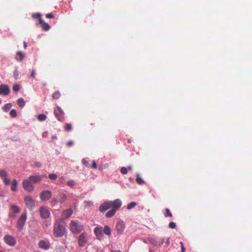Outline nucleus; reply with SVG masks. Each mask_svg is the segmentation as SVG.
Returning <instances> with one entry per match:
<instances>
[{
	"label": "nucleus",
	"mask_w": 252,
	"mask_h": 252,
	"mask_svg": "<svg viewBox=\"0 0 252 252\" xmlns=\"http://www.w3.org/2000/svg\"><path fill=\"white\" fill-rule=\"evenodd\" d=\"M53 231L56 237H62L67 234V230L65 226L64 225L62 220H59L56 221Z\"/></svg>",
	"instance_id": "1"
},
{
	"label": "nucleus",
	"mask_w": 252,
	"mask_h": 252,
	"mask_svg": "<svg viewBox=\"0 0 252 252\" xmlns=\"http://www.w3.org/2000/svg\"><path fill=\"white\" fill-rule=\"evenodd\" d=\"M84 229V225L78 220H72L69 223V229L74 234H78Z\"/></svg>",
	"instance_id": "2"
},
{
	"label": "nucleus",
	"mask_w": 252,
	"mask_h": 252,
	"mask_svg": "<svg viewBox=\"0 0 252 252\" xmlns=\"http://www.w3.org/2000/svg\"><path fill=\"white\" fill-rule=\"evenodd\" d=\"M117 202L118 204H122L121 200L120 199H116L113 201H107L104 202L99 207V211L100 212H104L110 208H112L114 206H115V202Z\"/></svg>",
	"instance_id": "3"
},
{
	"label": "nucleus",
	"mask_w": 252,
	"mask_h": 252,
	"mask_svg": "<svg viewBox=\"0 0 252 252\" xmlns=\"http://www.w3.org/2000/svg\"><path fill=\"white\" fill-rule=\"evenodd\" d=\"M24 201L26 207L29 209L32 210L34 208L35 206V201L31 196H26Z\"/></svg>",
	"instance_id": "4"
},
{
	"label": "nucleus",
	"mask_w": 252,
	"mask_h": 252,
	"mask_svg": "<svg viewBox=\"0 0 252 252\" xmlns=\"http://www.w3.org/2000/svg\"><path fill=\"white\" fill-rule=\"evenodd\" d=\"M22 186L24 189L28 192H32L34 189V186L28 179L23 181Z\"/></svg>",
	"instance_id": "5"
},
{
	"label": "nucleus",
	"mask_w": 252,
	"mask_h": 252,
	"mask_svg": "<svg viewBox=\"0 0 252 252\" xmlns=\"http://www.w3.org/2000/svg\"><path fill=\"white\" fill-rule=\"evenodd\" d=\"M27 213H24L18 219L17 222V227L19 230H22L23 229L27 219Z\"/></svg>",
	"instance_id": "6"
},
{
	"label": "nucleus",
	"mask_w": 252,
	"mask_h": 252,
	"mask_svg": "<svg viewBox=\"0 0 252 252\" xmlns=\"http://www.w3.org/2000/svg\"><path fill=\"white\" fill-rule=\"evenodd\" d=\"M54 114L56 118L60 121H62L64 119V112L59 106H57L54 109Z\"/></svg>",
	"instance_id": "7"
},
{
	"label": "nucleus",
	"mask_w": 252,
	"mask_h": 252,
	"mask_svg": "<svg viewBox=\"0 0 252 252\" xmlns=\"http://www.w3.org/2000/svg\"><path fill=\"white\" fill-rule=\"evenodd\" d=\"M4 242L10 246H14L16 241L14 237L10 235H6L3 237Z\"/></svg>",
	"instance_id": "8"
},
{
	"label": "nucleus",
	"mask_w": 252,
	"mask_h": 252,
	"mask_svg": "<svg viewBox=\"0 0 252 252\" xmlns=\"http://www.w3.org/2000/svg\"><path fill=\"white\" fill-rule=\"evenodd\" d=\"M52 196V192L48 190H44L40 193L39 197L41 201H46L48 200Z\"/></svg>",
	"instance_id": "9"
},
{
	"label": "nucleus",
	"mask_w": 252,
	"mask_h": 252,
	"mask_svg": "<svg viewBox=\"0 0 252 252\" xmlns=\"http://www.w3.org/2000/svg\"><path fill=\"white\" fill-rule=\"evenodd\" d=\"M115 206H114L111 210L108 211L105 216L107 218H111L113 217L116 213V212L121 207L122 204H118L117 202H115Z\"/></svg>",
	"instance_id": "10"
},
{
	"label": "nucleus",
	"mask_w": 252,
	"mask_h": 252,
	"mask_svg": "<svg viewBox=\"0 0 252 252\" xmlns=\"http://www.w3.org/2000/svg\"><path fill=\"white\" fill-rule=\"evenodd\" d=\"M40 215L43 219H47L50 217V212L45 207H41L39 209Z\"/></svg>",
	"instance_id": "11"
},
{
	"label": "nucleus",
	"mask_w": 252,
	"mask_h": 252,
	"mask_svg": "<svg viewBox=\"0 0 252 252\" xmlns=\"http://www.w3.org/2000/svg\"><path fill=\"white\" fill-rule=\"evenodd\" d=\"M88 241L86 233H82L78 237V244L80 247H83Z\"/></svg>",
	"instance_id": "12"
},
{
	"label": "nucleus",
	"mask_w": 252,
	"mask_h": 252,
	"mask_svg": "<svg viewBox=\"0 0 252 252\" xmlns=\"http://www.w3.org/2000/svg\"><path fill=\"white\" fill-rule=\"evenodd\" d=\"M20 208L14 204H12L10 207V212L9 213V216L10 217H15L14 214H18L20 212Z\"/></svg>",
	"instance_id": "13"
},
{
	"label": "nucleus",
	"mask_w": 252,
	"mask_h": 252,
	"mask_svg": "<svg viewBox=\"0 0 252 252\" xmlns=\"http://www.w3.org/2000/svg\"><path fill=\"white\" fill-rule=\"evenodd\" d=\"M125 228V225L123 221L120 220L118 221L116 228L118 233L122 234Z\"/></svg>",
	"instance_id": "14"
},
{
	"label": "nucleus",
	"mask_w": 252,
	"mask_h": 252,
	"mask_svg": "<svg viewBox=\"0 0 252 252\" xmlns=\"http://www.w3.org/2000/svg\"><path fill=\"white\" fill-rule=\"evenodd\" d=\"M10 93V89L8 86L5 84L0 85V94L4 95H8Z\"/></svg>",
	"instance_id": "15"
},
{
	"label": "nucleus",
	"mask_w": 252,
	"mask_h": 252,
	"mask_svg": "<svg viewBox=\"0 0 252 252\" xmlns=\"http://www.w3.org/2000/svg\"><path fill=\"white\" fill-rule=\"evenodd\" d=\"M42 176L39 175H30L28 179L32 184L38 183L41 182L42 180Z\"/></svg>",
	"instance_id": "16"
},
{
	"label": "nucleus",
	"mask_w": 252,
	"mask_h": 252,
	"mask_svg": "<svg viewBox=\"0 0 252 252\" xmlns=\"http://www.w3.org/2000/svg\"><path fill=\"white\" fill-rule=\"evenodd\" d=\"M38 246L43 250H47L49 249L50 243L43 240H40L38 242Z\"/></svg>",
	"instance_id": "17"
},
{
	"label": "nucleus",
	"mask_w": 252,
	"mask_h": 252,
	"mask_svg": "<svg viewBox=\"0 0 252 252\" xmlns=\"http://www.w3.org/2000/svg\"><path fill=\"white\" fill-rule=\"evenodd\" d=\"M73 213V210L71 208L67 209L62 213V217L64 219L69 217Z\"/></svg>",
	"instance_id": "18"
},
{
	"label": "nucleus",
	"mask_w": 252,
	"mask_h": 252,
	"mask_svg": "<svg viewBox=\"0 0 252 252\" xmlns=\"http://www.w3.org/2000/svg\"><path fill=\"white\" fill-rule=\"evenodd\" d=\"M94 233L97 237L102 236V227L100 226H97L94 229Z\"/></svg>",
	"instance_id": "19"
},
{
	"label": "nucleus",
	"mask_w": 252,
	"mask_h": 252,
	"mask_svg": "<svg viewBox=\"0 0 252 252\" xmlns=\"http://www.w3.org/2000/svg\"><path fill=\"white\" fill-rule=\"evenodd\" d=\"M39 23L42 24V28L45 31H48L51 28L50 26L48 24L44 22L42 18H40V22H39Z\"/></svg>",
	"instance_id": "20"
},
{
	"label": "nucleus",
	"mask_w": 252,
	"mask_h": 252,
	"mask_svg": "<svg viewBox=\"0 0 252 252\" xmlns=\"http://www.w3.org/2000/svg\"><path fill=\"white\" fill-rule=\"evenodd\" d=\"M58 196L59 197V202L60 203H64L67 199V196L63 193H59Z\"/></svg>",
	"instance_id": "21"
},
{
	"label": "nucleus",
	"mask_w": 252,
	"mask_h": 252,
	"mask_svg": "<svg viewBox=\"0 0 252 252\" xmlns=\"http://www.w3.org/2000/svg\"><path fill=\"white\" fill-rule=\"evenodd\" d=\"M11 189L13 191H16L17 189L18 185V182L17 180L16 179L13 180L11 183Z\"/></svg>",
	"instance_id": "22"
},
{
	"label": "nucleus",
	"mask_w": 252,
	"mask_h": 252,
	"mask_svg": "<svg viewBox=\"0 0 252 252\" xmlns=\"http://www.w3.org/2000/svg\"><path fill=\"white\" fill-rule=\"evenodd\" d=\"M18 105L21 108L25 106V102L23 98H19L17 101Z\"/></svg>",
	"instance_id": "23"
},
{
	"label": "nucleus",
	"mask_w": 252,
	"mask_h": 252,
	"mask_svg": "<svg viewBox=\"0 0 252 252\" xmlns=\"http://www.w3.org/2000/svg\"><path fill=\"white\" fill-rule=\"evenodd\" d=\"M103 231L104 233L107 235H110L111 234V228L108 225H105Z\"/></svg>",
	"instance_id": "24"
},
{
	"label": "nucleus",
	"mask_w": 252,
	"mask_h": 252,
	"mask_svg": "<svg viewBox=\"0 0 252 252\" xmlns=\"http://www.w3.org/2000/svg\"><path fill=\"white\" fill-rule=\"evenodd\" d=\"M7 175H8V173L5 170H4L3 169H0V178L4 179V178L7 177Z\"/></svg>",
	"instance_id": "25"
},
{
	"label": "nucleus",
	"mask_w": 252,
	"mask_h": 252,
	"mask_svg": "<svg viewBox=\"0 0 252 252\" xmlns=\"http://www.w3.org/2000/svg\"><path fill=\"white\" fill-rule=\"evenodd\" d=\"M12 104L10 103H8L4 105V106L2 107V109L4 112H8V110L11 108L12 107Z\"/></svg>",
	"instance_id": "26"
},
{
	"label": "nucleus",
	"mask_w": 252,
	"mask_h": 252,
	"mask_svg": "<svg viewBox=\"0 0 252 252\" xmlns=\"http://www.w3.org/2000/svg\"><path fill=\"white\" fill-rule=\"evenodd\" d=\"M47 119V116L43 114H39L37 115V119L39 121H44Z\"/></svg>",
	"instance_id": "27"
},
{
	"label": "nucleus",
	"mask_w": 252,
	"mask_h": 252,
	"mask_svg": "<svg viewBox=\"0 0 252 252\" xmlns=\"http://www.w3.org/2000/svg\"><path fill=\"white\" fill-rule=\"evenodd\" d=\"M17 57L16 58L17 60L19 61H22L24 59V55L21 52H18L17 53Z\"/></svg>",
	"instance_id": "28"
},
{
	"label": "nucleus",
	"mask_w": 252,
	"mask_h": 252,
	"mask_svg": "<svg viewBox=\"0 0 252 252\" xmlns=\"http://www.w3.org/2000/svg\"><path fill=\"white\" fill-rule=\"evenodd\" d=\"M136 205V203L135 202H131L127 205L126 208L128 210H130L135 207Z\"/></svg>",
	"instance_id": "29"
},
{
	"label": "nucleus",
	"mask_w": 252,
	"mask_h": 252,
	"mask_svg": "<svg viewBox=\"0 0 252 252\" xmlns=\"http://www.w3.org/2000/svg\"><path fill=\"white\" fill-rule=\"evenodd\" d=\"M10 115L12 118H16L17 116L16 110L14 109H12L10 112Z\"/></svg>",
	"instance_id": "30"
},
{
	"label": "nucleus",
	"mask_w": 252,
	"mask_h": 252,
	"mask_svg": "<svg viewBox=\"0 0 252 252\" xmlns=\"http://www.w3.org/2000/svg\"><path fill=\"white\" fill-rule=\"evenodd\" d=\"M58 202H59V201H58L57 198L54 197L51 200L50 203H51V205L53 206H55Z\"/></svg>",
	"instance_id": "31"
},
{
	"label": "nucleus",
	"mask_w": 252,
	"mask_h": 252,
	"mask_svg": "<svg viewBox=\"0 0 252 252\" xmlns=\"http://www.w3.org/2000/svg\"><path fill=\"white\" fill-rule=\"evenodd\" d=\"M136 181L137 182V183L140 185H142L144 183V181L143 180L139 177V175H137V178L136 179Z\"/></svg>",
	"instance_id": "32"
},
{
	"label": "nucleus",
	"mask_w": 252,
	"mask_h": 252,
	"mask_svg": "<svg viewBox=\"0 0 252 252\" xmlns=\"http://www.w3.org/2000/svg\"><path fill=\"white\" fill-rule=\"evenodd\" d=\"M164 216L165 217H167L168 216L171 217L172 216V214L171 213L169 209H165V213H164Z\"/></svg>",
	"instance_id": "33"
},
{
	"label": "nucleus",
	"mask_w": 252,
	"mask_h": 252,
	"mask_svg": "<svg viewBox=\"0 0 252 252\" xmlns=\"http://www.w3.org/2000/svg\"><path fill=\"white\" fill-rule=\"evenodd\" d=\"M149 241L154 246H157L158 245V242L154 238H150Z\"/></svg>",
	"instance_id": "34"
},
{
	"label": "nucleus",
	"mask_w": 252,
	"mask_h": 252,
	"mask_svg": "<svg viewBox=\"0 0 252 252\" xmlns=\"http://www.w3.org/2000/svg\"><path fill=\"white\" fill-rule=\"evenodd\" d=\"M66 184L67 186L71 188H73L75 186V182L74 181L71 180L67 182Z\"/></svg>",
	"instance_id": "35"
},
{
	"label": "nucleus",
	"mask_w": 252,
	"mask_h": 252,
	"mask_svg": "<svg viewBox=\"0 0 252 252\" xmlns=\"http://www.w3.org/2000/svg\"><path fill=\"white\" fill-rule=\"evenodd\" d=\"M48 177L52 180H56L57 179V175L55 173L50 174Z\"/></svg>",
	"instance_id": "36"
},
{
	"label": "nucleus",
	"mask_w": 252,
	"mask_h": 252,
	"mask_svg": "<svg viewBox=\"0 0 252 252\" xmlns=\"http://www.w3.org/2000/svg\"><path fill=\"white\" fill-rule=\"evenodd\" d=\"M20 89V85L18 84H15L13 86V90L15 92H18Z\"/></svg>",
	"instance_id": "37"
},
{
	"label": "nucleus",
	"mask_w": 252,
	"mask_h": 252,
	"mask_svg": "<svg viewBox=\"0 0 252 252\" xmlns=\"http://www.w3.org/2000/svg\"><path fill=\"white\" fill-rule=\"evenodd\" d=\"M61 96V94L59 92H56L54 93L53 94V98L54 99H58Z\"/></svg>",
	"instance_id": "38"
},
{
	"label": "nucleus",
	"mask_w": 252,
	"mask_h": 252,
	"mask_svg": "<svg viewBox=\"0 0 252 252\" xmlns=\"http://www.w3.org/2000/svg\"><path fill=\"white\" fill-rule=\"evenodd\" d=\"M121 172L122 174H126L127 173V168L125 167H122L121 168Z\"/></svg>",
	"instance_id": "39"
},
{
	"label": "nucleus",
	"mask_w": 252,
	"mask_h": 252,
	"mask_svg": "<svg viewBox=\"0 0 252 252\" xmlns=\"http://www.w3.org/2000/svg\"><path fill=\"white\" fill-rule=\"evenodd\" d=\"M65 129L66 131H70L72 129V126L70 124H66L65 125Z\"/></svg>",
	"instance_id": "40"
},
{
	"label": "nucleus",
	"mask_w": 252,
	"mask_h": 252,
	"mask_svg": "<svg viewBox=\"0 0 252 252\" xmlns=\"http://www.w3.org/2000/svg\"><path fill=\"white\" fill-rule=\"evenodd\" d=\"M169 227L170 228L174 229V228H176V224L174 222L171 221V222H169Z\"/></svg>",
	"instance_id": "41"
},
{
	"label": "nucleus",
	"mask_w": 252,
	"mask_h": 252,
	"mask_svg": "<svg viewBox=\"0 0 252 252\" xmlns=\"http://www.w3.org/2000/svg\"><path fill=\"white\" fill-rule=\"evenodd\" d=\"M32 17L34 18H38L39 19V22H40V18H41V14L40 13H34L32 14Z\"/></svg>",
	"instance_id": "42"
},
{
	"label": "nucleus",
	"mask_w": 252,
	"mask_h": 252,
	"mask_svg": "<svg viewBox=\"0 0 252 252\" xmlns=\"http://www.w3.org/2000/svg\"><path fill=\"white\" fill-rule=\"evenodd\" d=\"M3 179V182L4 184L6 186H8L10 184V181L7 178V177Z\"/></svg>",
	"instance_id": "43"
},
{
	"label": "nucleus",
	"mask_w": 252,
	"mask_h": 252,
	"mask_svg": "<svg viewBox=\"0 0 252 252\" xmlns=\"http://www.w3.org/2000/svg\"><path fill=\"white\" fill-rule=\"evenodd\" d=\"M41 165V163L39 161H35L34 163V166L36 167L39 168Z\"/></svg>",
	"instance_id": "44"
},
{
	"label": "nucleus",
	"mask_w": 252,
	"mask_h": 252,
	"mask_svg": "<svg viewBox=\"0 0 252 252\" xmlns=\"http://www.w3.org/2000/svg\"><path fill=\"white\" fill-rule=\"evenodd\" d=\"M59 180L61 182V183H64L65 182V177L63 176H61V177H60Z\"/></svg>",
	"instance_id": "45"
},
{
	"label": "nucleus",
	"mask_w": 252,
	"mask_h": 252,
	"mask_svg": "<svg viewBox=\"0 0 252 252\" xmlns=\"http://www.w3.org/2000/svg\"><path fill=\"white\" fill-rule=\"evenodd\" d=\"M181 247V251L182 252H185V248L184 247V244L182 242H180V243Z\"/></svg>",
	"instance_id": "46"
},
{
	"label": "nucleus",
	"mask_w": 252,
	"mask_h": 252,
	"mask_svg": "<svg viewBox=\"0 0 252 252\" xmlns=\"http://www.w3.org/2000/svg\"><path fill=\"white\" fill-rule=\"evenodd\" d=\"M84 203L85 204L86 206H90L93 205V202L92 201H85L84 202Z\"/></svg>",
	"instance_id": "47"
},
{
	"label": "nucleus",
	"mask_w": 252,
	"mask_h": 252,
	"mask_svg": "<svg viewBox=\"0 0 252 252\" xmlns=\"http://www.w3.org/2000/svg\"><path fill=\"white\" fill-rule=\"evenodd\" d=\"M46 17L47 18H52L54 17V15L52 13H48L46 15Z\"/></svg>",
	"instance_id": "48"
},
{
	"label": "nucleus",
	"mask_w": 252,
	"mask_h": 252,
	"mask_svg": "<svg viewBox=\"0 0 252 252\" xmlns=\"http://www.w3.org/2000/svg\"><path fill=\"white\" fill-rule=\"evenodd\" d=\"M13 75L14 76V77L16 79L17 78V77L18 76V72L17 70H15L13 72Z\"/></svg>",
	"instance_id": "49"
},
{
	"label": "nucleus",
	"mask_w": 252,
	"mask_h": 252,
	"mask_svg": "<svg viewBox=\"0 0 252 252\" xmlns=\"http://www.w3.org/2000/svg\"><path fill=\"white\" fill-rule=\"evenodd\" d=\"M74 143L72 141H69L67 143V145L69 147H70L71 146H72L73 145Z\"/></svg>",
	"instance_id": "50"
},
{
	"label": "nucleus",
	"mask_w": 252,
	"mask_h": 252,
	"mask_svg": "<svg viewBox=\"0 0 252 252\" xmlns=\"http://www.w3.org/2000/svg\"><path fill=\"white\" fill-rule=\"evenodd\" d=\"M31 77H32V78H34L35 77V70H32V72H31Z\"/></svg>",
	"instance_id": "51"
},
{
	"label": "nucleus",
	"mask_w": 252,
	"mask_h": 252,
	"mask_svg": "<svg viewBox=\"0 0 252 252\" xmlns=\"http://www.w3.org/2000/svg\"><path fill=\"white\" fill-rule=\"evenodd\" d=\"M92 167L94 169H96L97 168V164L95 161H93L92 164Z\"/></svg>",
	"instance_id": "52"
},
{
	"label": "nucleus",
	"mask_w": 252,
	"mask_h": 252,
	"mask_svg": "<svg viewBox=\"0 0 252 252\" xmlns=\"http://www.w3.org/2000/svg\"><path fill=\"white\" fill-rule=\"evenodd\" d=\"M82 162L85 165H87L88 164V162L85 159H82Z\"/></svg>",
	"instance_id": "53"
},
{
	"label": "nucleus",
	"mask_w": 252,
	"mask_h": 252,
	"mask_svg": "<svg viewBox=\"0 0 252 252\" xmlns=\"http://www.w3.org/2000/svg\"><path fill=\"white\" fill-rule=\"evenodd\" d=\"M23 44H24V49H26L27 47V45L26 42L25 41H24Z\"/></svg>",
	"instance_id": "54"
},
{
	"label": "nucleus",
	"mask_w": 252,
	"mask_h": 252,
	"mask_svg": "<svg viewBox=\"0 0 252 252\" xmlns=\"http://www.w3.org/2000/svg\"><path fill=\"white\" fill-rule=\"evenodd\" d=\"M164 242V238H162L161 240V243L160 244V245H162Z\"/></svg>",
	"instance_id": "55"
},
{
	"label": "nucleus",
	"mask_w": 252,
	"mask_h": 252,
	"mask_svg": "<svg viewBox=\"0 0 252 252\" xmlns=\"http://www.w3.org/2000/svg\"><path fill=\"white\" fill-rule=\"evenodd\" d=\"M111 252H121L120 250H112Z\"/></svg>",
	"instance_id": "56"
},
{
	"label": "nucleus",
	"mask_w": 252,
	"mask_h": 252,
	"mask_svg": "<svg viewBox=\"0 0 252 252\" xmlns=\"http://www.w3.org/2000/svg\"><path fill=\"white\" fill-rule=\"evenodd\" d=\"M129 181H130L131 183H133L134 182L133 179L131 177L129 178Z\"/></svg>",
	"instance_id": "57"
},
{
	"label": "nucleus",
	"mask_w": 252,
	"mask_h": 252,
	"mask_svg": "<svg viewBox=\"0 0 252 252\" xmlns=\"http://www.w3.org/2000/svg\"><path fill=\"white\" fill-rule=\"evenodd\" d=\"M57 139V137L56 136H55V135L52 136V139L53 140H55V139Z\"/></svg>",
	"instance_id": "58"
},
{
	"label": "nucleus",
	"mask_w": 252,
	"mask_h": 252,
	"mask_svg": "<svg viewBox=\"0 0 252 252\" xmlns=\"http://www.w3.org/2000/svg\"><path fill=\"white\" fill-rule=\"evenodd\" d=\"M128 169L129 170H132V167H130V166H129V167H128L127 170H128Z\"/></svg>",
	"instance_id": "59"
},
{
	"label": "nucleus",
	"mask_w": 252,
	"mask_h": 252,
	"mask_svg": "<svg viewBox=\"0 0 252 252\" xmlns=\"http://www.w3.org/2000/svg\"><path fill=\"white\" fill-rule=\"evenodd\" d=\"M167 244H169V238L167 239Z\"/></svg>",
	"instance_id": "60"
},
{
	"label": "nucleus",
	"mask_w": 252,
	"mask_h": 252,
	"mask_svg": "<svg viewBox=\"0 0 252 252\" xmlns=\"http://www.w3.org/2000/svg\"><path fill=\"white\" fill-rule=\"evenodd\" d=\"M41 176H42V177H46V175H42Z\"/></svg>",
	"instance_id": "61"
},
{
	"label": "nucleus",
	"mask_w": 252,
	"mask_h": 252,
	"mask_svg": "<svg viewBox=\"0 0 252 252\" xmlns=\"http://www.w3.org/2000/svg\"><path fill=\"white\" fill-rule=\"evenodd\" d=\"M50 225V223H49V224L47 223L46 224V225L47 226H48V225Z\"/></svg>",
	"instance_id": "62"
},
{
	"label": "nucleus",
	"mask_w": 252,
	"mask_h": 252,
	"mask_svg": "<svg viewBox=\"0 0 252 252\" xmlns=\"http://www.w3.org/2000/svg\"><path fill=\"white\" fill-rule=\"evenodd\" d=\"M128 142L129 143H130V139H129V140H128Z\"/></svg>",
	"instance_id": "63"
},
{
	"label": "nucleus",
	"mask_w": 252,
	"mask_h": 252,
	"mask_svg": "<svg viewBox=\"0 0 252 252\" xmlns=\"http://www.w3.org/2000/svg\"><path fill=\"white\" fill-rule=\"evenodd\" d=\"M43 136H45V133H44L43 134Z\"/></svg>",
	"instance_id": "64"
}]
</instances>
